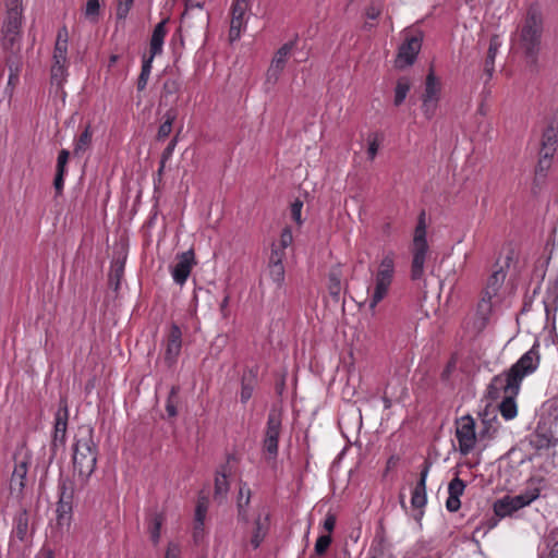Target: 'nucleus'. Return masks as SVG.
<instances>
[{
  "label": "nucleus",
  "mask_w": 558,
  "mask_h": 558,
  "mask_svg": "<svg viewBox=\"0 0 558 558\" xmlns=\"http://www.w3.org/2000/svg\"><path fill=\"white\" fill-rule=\"evenodd\" d=\"M269 276L271 280L281 288L284 281V267L279 259H276L275 264H269Z\"/></svg>",
  "instance_id": "nucleus-42"
},
{
  "label": "nucleus",
  "mask_w": 558,
  "mask_h": 558,
  "mask_svg": "<svg viewBox=\"0 0 558 558\" xmlns=\"http://www.w3.org/2000/svg\"><path fill=\"white\" fill-rule=\"evenodd\" d=\"M269 531V514L266 513L264 517L258 514L254 521V527L252 531V536L248 541H243L244 549H247L251 546L253 549H257Z\"/></svg>",
  "instance_id": "nucleus-16"
},
{
  "label": "nucleus",
  "mask_w": 558,
  "mask_h": 558,
  "mask_svg": "<svg viewBox=\"0 0 558 558\" xmlns=\"http://www.w3.org/2000/svg\"><path fill=\"white\" fill-rule=\"evenodd\" d=\"M464 488H465L464 482L461 478H459L458 476H456L449 483L448 493L450 496L460 497L463 494Z\"/></svg>",
  "instance_id": "nucleus-48"
},
{
  "label": "nucleus",
  "mask_w": 558,
  "mask_h": 558,
  "mask_svg": "<svg viewBox=\"0 0 558 558\" xmlns=\"http://www.w3.org/2000/svg\"><path fill=\"white\" fill-rule=\"evenodd\" d=\"M63 177H64L63 173H56L53 185H54L57 194H60L62 192L63 182H64Z\"/></svg>",
  "instance_id": "nucleus-61"
},
{
  "label": "nucleus",
  "mask_w": 558,
  "mask_h": 558,
  "mask_svg": "<svg viewBox=\"0 0 558 558\" xmlns=\"http://www.w3.org/2000/svg\"><path fill=\"white\" fill-rule=\"evenodd\" d=\"M303 207V203L299 199L292 203L291 205V216L293 220H295L298 223H301V210Z\"/></svg>",
  "instance_id": "nucleus-56"
},
{
  "label": "nucleus",
  "mask_w": 558,
  "mask_h": 558,
  "mask_svg": "<svg viewBox=\"0 0 558 558\" xmlns=\"http://www.w3.org/2000/svg\"><path fill=\"white\" fill-rule=\"evenodd\" d=\"M520 387L506 383L505 379L493 378L488 388L487 397L492 400L502 398L499 404V411L504 418L512 420L518 414L515 397L518 396Z\"/></svg>",
  "instance_id": "nucleus-4"
},
{
  "label": "nucleus",
  "mask_w": 558,
  "mask_h": 558,
  "mask_svg": "<svg viewBox=\"0 0 558 558\" xmlns=\"http://www.w3.org/2000/svg\"><path fill=\"white\" fill-rule=\"evenodd\" d=\"M426 502H427L426 487L415 485V487L412 492V497H411L412 507L415 509H421L426 505Z\"/></svg>",
  "instance_id": "nucleus-41"
},
{
  "label": "nucleus",
  "mask_w": 558,
  "mask_h": 558,
  "mask_svg": "<svg viewBox=\"0 0 558 558\" xmlns=\"http://www.w3.org/2000/svg\"><path fill=\"white\" fill-rule=\"evenodd\" d=\"M134 0H118L117 3V17L123 20L128 16L129 11L133 5Z\"/></svg>",
  "instance_id": "nucleus-51"
},
{
  "label": "nucleus",
  "mask_w": 558,
  "mask_h": 558,
  "mask_svg": "<svg viewBox=\"0 0 558 558\" xmlns=\"http://www.w3.org/2000/svg\"><path fill=\"white\" fill-rule=\"evenodd\" d=\"M26 474L27 462L25 460L16 462L10 481V488L12 492L17 490L19 493H22L25 486L24 480L26 477Z\"/></svg>",
  "instance_id": "nucleus-25"
},
{
  "label": "nucleus",
  "mask_w": 558,
  "mask_h": 558,
  "mask_svg": "<svg viewBox=\"0 0 558 558\" xmlns=\"http://www.w3.org/2000/svg\"><path fill=\"white\" fill-rule=\"evenodd\" d=\"M151 62L153 58H148L143 61L142 71L137 80V89L140 92L144 90L147 85L151 70Z\"/></svg>",
  "instance_id": "nucleus-44"
},
{
  "label": "nucleus",
  "mask_w": 558,
  "mask_h": 558,
  "mask_svg": "<svg viewBox=\"0 0 558 558\" xmlns=\"http://www.w3.org/2000/svg\"><path fill=\"white\" fill-rule=\"evenodd\" d=\"M68 44H64V40L56 43L54 51H53V61L57 63L66 62L68 61Z\"/></svg>",
  "instance_id": "nucleus-47"
},
{
  "label": "nucleus",
  "mask_w": 558,
  "mask_h": 558,
  "mask_svg": "<svg viewBox=\"0 0 558 558\" xmlns=\"http://www.w3.org/2000/svg\"><path fill=\"white\" fill-rule=\"evenodd\" d=\"M197 8H198V12L195 16L193 14L192 9L187 8L185 10V12L182 15V20H181V27L186 28V29L192 28L194 26V21H193L194 19H196L198 21V26L201 28H205L208 25V22H209L208 14L202 10V7L199 4H197Z\"/></svg>",
  "instance_id": "nucleus-22"
},
{
  "label": "nucleus",
  "mask_w": 558,
  "mask_h": 558,
  "mask_svg": "<svg viewBox=\"0 0 558 558\" xmlns=\"http://www.w3.org/2000/svg\"><path fill=\"white\" fill-rule=\"evenodd\" d=\"M182 332L178 325L172 324L167 336L165 361L171 366L181 353Z\"/></svg>",
  "instance_id": "nucleus-14"
},
{
  "label": "nucleus",
  "mask_w": 558,
  "mask_h": 558,
  "mask_svg": "<svg viewBox=\"0 0 558 558\" xmlns=\"http://www.w3.org/2000/svg\"><path fill=\"white\" fill-rule=\"evenodd\" d=\"M178 546L170 544L166 551L165 558H178Z\"/></svg>",
  "instance_id": "nucleus-63"
},
{
  "label": "nucleus",
  "mask_w": 558,
  "mask_h": 558,
  "mask_svg": "<svg viewBox=\"0 0 558 558\" xmlns=\"http://www.w3.org/2000/svg\"><path fill=\"white\" fill-rule=\"evenodd\" d=\"M331 544V536L329 535H322L317 538L315 544V554L317 556H323L326 554L328 547Z\"/></svg>",
  "instance_id": "nucleus-50"
},
{
  "label": "nucleus",
  "mask_w": 558,
  "mask_h": 558,
  "mask_svg": "<svg viewBox=\"0 0 558 558\" xmlns=\"http://www.w3.org/2000/svg\"><path fill=\"white\" fill-rule=\"evenodd\" d=\"M179 404V388L173 386L169 392L166 411L169 417H174L178 414L177 407Z\"/></svg>",
  "instance_id": "nucleus-40"
},
{
  "label": "nucleus",
  "mask_w": 558,
  "mask_h": 558,
  "mask_svg": "<svg viewBox=\"0 0 558 558\" xmlns=\"http://www.w3.org/2000/svg\"><path fill=\"white\" fill-rule=\"evenodd\" d=\"M96 463L97 446L93 439V429L82 427L74 444L73 466L83 484L94 473Z\"/></svg>",
  "instance_id": "nucleus-1"
},
{
  "label": "nucleus",
  "mask_w": 558,
  "mask_h": 558,
  "mask_svg": "<svg viewBox=\"0 0 558 558\" xmlns=\"http://www.w3.org/2000/svg\"><path fill=\"white\" fill-rule=\"evenodd\" d=\"M256 385V377L252 371L245 373L242 377V387H241V401L243 403L247 402L253 395V390Z\"/></svg>",
  "instance_id": "nucleus-30"
},
{
  "label": "nucleus",
  "mask_w": 558,
  "mask_h": 558,
  "mask_svg": "<svg viewBox=\"0 0 558 558\" xmlns=\"http://www.w3.org/2000/svg\"><path fill=\"white\" fill-rule=\"evenodd\" d=\"M293 241L292 232L289 228L283 229L281 235H280V245L281 250L283 251L286 247H288Z\"/></svg>",
  "instance_id": "nucleus-55"
},
{
  "label": "nucleus",
  "mask_w": 558,
  "mask_h": 558,
  "mask_svg": "<svg viewBox=\"0 0 558 558\" xmlns=\"http://www.w3.org/2000/svg\"><path fill=\"white\" fill-rule=\"evenodd\" d=\"M428 251L427 243H413L412 254V266H411V279L421 280L424 275V264L426 260V254Z\"/></svg>",
  "instance_id": "nucleus-19"
},
{
  "label": "nucleus",
  "mask_w": 558,
  "mask_h": 558,
  "mask_svg": "<svg viewBox=\"0 0 558 558\" xmlns=\"http://www.w3.org/2000/svg\"><path fill=\"white\" fill-rule=\"evenodd\" d=\"M208 508V500L207 498H201L196 506L195 511V521H196V529H202L204 526V520Z\"/></svg>",
  "instance_id": "nucleus-46"
},
{
  "label": "nucleus",
  "mask_w": 558,
  "mask_h": 558,
  "mask_svg": "<svg viewBox=\"0 0 558 558\" xmlns=\"http://www.w3.org/2000/svg\"><path fill=\"white\" fill-rule=\"evenodd\" d=\"M383 3L378 0L372 1L365 9V14L369 20H376L381 14Z\"/></svg>",
  "instance_id": "nucleus-49"
},
{
  "label": "nucleus",
  "mask_w": 558,
  "mask_h": 558,
  "mask_svg": "<svg viewBox=\"0 0 558 558\" xmlns=\"http://www.w3.org/2000/svg\"><path fill=\"white\" fill-rule=\"evenodd\" d=\"M539 354L537 345H533L530 351L524 353L520 360L513 364L508 372L495 376L497 379H505L506 383L520 387L522 379L532 374L538 366Z\"/></svg>",
  "instance_id": "nucleus-7"
},
{
  "label": "nucleus",
  "mask_w": 558,
  "mask_h": 558,
  "mask_svg": "<svg viewBox=\"0 0 558 558\" xmlns=\"http://www.w3.org/2000/svg\"><path fill=\"white\" fill-rule=\"evenodd\" d=\"M162 523H163L162 514L156 513L150 519L148 530H149V534H150V539L154 544H157L160 539V529H161Z\"/></svg>",
  "instance_id": "nucleus-39"
},
{
  "label": "nucleus",
  "mask_w": 558,
  "mask_h": 558,
  "mask_svg": "<svg viewBox=\"0 0 558 558\" xmlns=\"http://www.w3.org/2000/svg\"><path fill=\"white\" fill-rule=\"evenodd\" d=\"M499 47H500L499 37L497 35H494L490 38L487 57H486L485 63H484V73L488 76V78H492L493 73L495 71V58H496Z\"/></svg>",
  "instance_id": "nucleus-27"
},
{
  "label": "nucleus",
  "mask_w": 558,
  "mask_h": 558,
  "mask_svg": "<svg viewBox=\"0 0 558 558\" xmlns=\"http://www.w3.org/2000/svg\"><path fill=\"white\" fill-rule=\"evenodd\" d=\"M250 8V0H234L231 7V22L229 31L230 41L240 38L242 29L245 28V14Z\"/></svg>",
  "instance_id": "nucleus-12"
},
{
  "label": "nucleus",
  "mask_w": 558,
  "mask_h": 558,
  "mask_svg": "<svg viewBox=\"0 0 558 558\" xmlns=\"http://www.w3.org/2000/svg\"><path fill=\"white\" fill-rule=\"evenodd\" d=\"M23 20L22 0H9L7 3V15L1 28V46L9 50L19 44Z\"/></svg>",
  "instance_id": "nucleus-5"
},
{
  "label": "nucleus",
  "mask_w": 558,
  "mask_h": 558,
  "mask_svg": "<svg viewBox=\"0 0 558 558\" xmlns=\"http://www.w3.org/2000/svg\"><path fill=\"white\" fill-rule=\"evenodd\" d=\"M69 420V411L68 404L65 400H61L59 404V409L56 413V422H54V432L52 446L58 447V445L63 446L66 438V427Z\"/></svg>",
  "instance_id": "nucleus-15"
},
{
  "label": "nucleus",
  "mask_w": 558,
  "mask_h": 558,
  "mask_svg": "<svg viewBox=\"0 0 558 558\" xmlns=\"http://www.w3.org/2000/svg\"><path fill=\"white\" fill-rule=\"evenodd\" d=\"M538 496V488L527 489L524 493L517 496H505L501 499L495 501L494 511L496 515L500 518L511 515L519 509L529 506L532 501L537 499Z\"/></svg>",
  "instance_id": "nucleus-8"
},
{
  "label": "nucleus",
  "mask_w": 558,
  "mask_h": 558,
  "mask_svg": "<svg viewBox=\"0 0 558 558\" xmlns=\"http://www.w3.org/2000/svg\"><path fill=\"white\" fill-rule=\"evenodd\" d=\"M70 153L66 149H62L59 153L57 160V173H65V167L69 160Z\"/></svg>",
  "instance_id": "nucleus-52"
},
{
  "label": "nucleus",
  "mask_w": 558,
  "mask_h": 558,
  "mask_svg": "<svg viewBox=\"0 0 558 558\" xmlns=\"http://www.w3.org/2000/svg\"><path fill=\"white\" fill-rule=\"evenodd\" d=\"M163 118H165V121L161 123V125L159 126V130H158V134H157L158 140H165L171 133L173 121L177 118V111L174 109H169L165 113Z\"/></svg>",
  "instance_id": "nucleus-34"
},
{
  "label": "nucleus",
  "mask_w": 558,
  "mask_h": 558,
  "mask_svg": "<svg viewBox=\"0 0 558 558\" xmlns=\"http://www.w3.org/2000/svg\"><path fill=\"white\" fill-rule=\"evenodd\" d=\"M65 64L66 62L57 63V61H53V65L51 68V83L56 84L58 87H60L64 81Z\"/></svg>",
  "instance_id": "nucleus-43"
},
{
  "label": "nucleus",
  "mask_w": 558,
  "mask_h": 558,
  "mask_svg": "<svg viewBox=\"0 0 558 558\" xmlns=\"http://www.w3.org/2000/svg\"><path fill=\"white\" fill-rule=\"evenodd\" d=\"M539 160L537 165V171L543 172L546 171L550 167L551 157H545V154H539Z\"/></svg>",
  "instance_id": "nucleus-59"
},
{
  "label": "nucleus",
  "mask_w": 558,
  "mask_h": 558,
  "mask_svg": "<svg viewBox=\"0 0 558 558\" xmlns=\"http://www.w3.org/2000/svg\"><path fill=\"white\" fill-rule=\"evenodd\" d=\"M529 442L536 450L548 449L551 445V436L547 433L535 430L531 434Z\"/></svg>",
  "instance_id": "nucleus-32"
},
{
  "label": "nucleus",
  "mask_w": 558,
  "mask_h": 558,
  "mask_svg": "<svg viewBox=\"0 0 558 558\" xmlns=\"http://www.w3.org/2000/svg\"><path fill=\"white\" fill-rule=\"evenodd\" d=\"M341 277L342 272L339 266L330 269L328 275V291L329 294L336 300H339L341 292Z\"/></svg>",
  "instance_id": "nucleus-28"
},
{
  "label": "nucleus",
  "mask_w": 558,
  "mask_h": 558,
  "mask_svg": "<svg viewBox=\"0 0 558 558\" xmlns=\"http://www.w3.org/2000/svg\"><path fill=\"white\" fill-rule=\"evenodd\" d=\"M542 33V13L536 5H531L517 33L519 46L527 58H536L541 47Z\"/></svg>",
  "instance_id": "nucleus-2"
},
{
  "label": "nucleus",
  "mask_w": 558,
  "mask_h": 558,
  "mask_svg": "<svg viewBox=\"0 0 558 558\" xmlns=\"http://www.w3.org/2000/svg\"><path fill=\"white\" fill-rule=\"evenodd\" d=\"M511 259H512V253H510L506 257L505 266H498V264H496L497 268L494 269L493 272L490 274V276L487 278L485 288L483 290L482 299L477 305V314L483 319V324H482L483 326H484L485 320L487 319V317L490 314L492 308L495 304V302L493 300L498 298V292L505 282V279L507 276L506 269L509 267Z\"/></svg>",
  "instance_id": "nucleus-3"
},
{
  "label": "nucleus",
  "mask_w": 558,
  "mask_h": 558,
  "mask_svg": "<svg viewBox=\"0 0 558 558\" xmlns=\"http://www.w3.org/2000/svg\"><path fill=\"white\" fill-rule=\"evenodd\" d=\"M558 131L550 124L544 131L542 136V147L539 154H545V157H553L556 151Z\"/></svg>",
  "instance_id": "nucleus-21"
},
{
  "label": "nucleus",
  "mask_w": 558,
  "mask_h": 558,
  "mask_svg": "<svg viewBox=\"0 0 558 558\" xmlns=\"http://www.w3.org/2000/svg\"><path fill=\"white\" fill-rule=\"evenodd\" d=\"M429 468H430V463L428 461H425L423 469L420 473V480L416 483V485L426 487V480H427Z\"/></svg>",
  "instance_id": "nucleus-58"
},
{
  "label": "nucleus",
  "mask_w": 558,
  "mask_h": 558,
  "mask_svg": "<svg viewBox=\"0 0 558 558\" xmlns=\"http://www.w3.org/2000/svg\"><path fill=\"white\" fill-rule=\"evenodd\" d=\"M378 148H379L378 135H374V137L372 140L371 138L368 140L367 154H368L369 159L373 160L375 158V156L377 155Z\"/></svg>",
  "instance_id": "nucleus-54"
},
{
  "label": "nucleus",
  "mask_w": 558,
  "mask_h": 558,
  "mask_svg": "<svg viewBox=\"0 0 558 558\" xmlns=\"http://www.w3.org/2000/svg\"><path fill=\"white\" fill-rule=\"evenodd\" d=\"M461 507V502H460V499L459 497H456V496H450L448 497L447 501H446V508L448 511L450 512H456L460 509Z\"/></svg>",
  "instance_id": "nucleus-57"
},
{
  "label": "nucleus",
  "mask_w": 558,
  "mask_h": 558,
  "mask_svg": "<svg viewBox=\"0 0 558 558\" xmlns=\"http://www.w3.org/2000/svg\"><path fill=\"white\" fill-rule=\"evenodd\" d=\"M411 85H412V83L408 77H400L397 81V85L395 88V98H393L395 106L398 107L404 101V99L411 88Z\"/></svg>",
  "instance_id": "nucleus-31"
},
{
  "label": "nucleus",
  "mask_w": 558,
  "mask_h": 558,
  "mask_svg": "<svg viewBox=\"0 0 558 558\" xmlns=\"http://www.w3.org/2000/svg\"><path fill=\"white\" fill-rule=\"evenodd\" d=\"M440 93V83L430 70L426 76L425 93L423 95V108L426 114L434 109Z\"/></svg>",
  "instance_id": "nucleus-18"
},
{
  "label": "nucleus",
  "mask_w": 558,
  "mask_h": 558,
  "mask_svg": "<svg viewBox=\"0 0 558 558\" xmlns=\"http://www.w3.org/2000/svg\"><path fill=\"white\" fill-rule=\"evenodd\" d=\"M336 525V518L332 514H328L324 521V529L328 532H332Z\"/></svg>",
  "instance_id": "nucleus-60"
},
{
  "label": "nucleus",
  "mask_w": 558,
  "mask_h": 558,
  "mask_svg": "<svg viewBox=\"0 0 558 558\" xmlns=\"http://www.w3.org/2000/svg\"><path fill=\"white\" fill-rule=\"evenodd\" d=\"M395 272V260L393 254H386L378 267L376 277H375V287L373 293L371 294L369 308L374 310L376 305L385 299L388 294L390 284L392 282Z\"/></svg>",
  "instance_id": "nucleus-6"
},
{
  "label": "nucleus",
  "mask_w": 558,
  "mask_h": 558,
  "mask_svg": "<svg viewBox=\"0 0 558 558\" xmlns=\"http://www.w3.org/2000/svg\"><path fill=\"white\" fill-rule=\"evenodd\" d=\"M28 512L26 509H22L14 518V527L12 531V538H17L24 542L28 532Z\"/></svg>",
  "instance_id": "nucleus-24"
},
{
  "label": "nucleus",
  "mask_w": 558,
  "mask_h": 558,
  "mask_svg": "<svg viewBox=\"0 0 558 558\" xmlns=\"http://www.w3.org/2000/svg\"><path fill=\"white\" fill-rule=\"evenodd\" d=\"M294 41L282 45L275 53L270 66L267 71V82L276 83L283 71L288 57L294 47Z\"/></svg>",
  "instance_id": "nucleus-13"
},
{
  "label": "nucleus",
  "mask_w": 558,
  "mask_h": 558,
  "mask_svg": "<svg viewBox=\"0 0 558 558\" xmlns=\"http://www.w3.org/2000/svg\"><path fill=\"white\" fill-rule=\"evenodd\" d=\"M101 0H87L84 8L85 17L92 23H97L100 14Z\"/></svg>",
  "instance_id": "nucleus-35"
},
{
  "label": "nucleus",
  "mask_w": 558,
  "mask_h": 558,
  "mask_svg": "<svg viewBox=\"0 0 558 558\" xmlns=\"http://www.w3.org/2000/svg\"><path fill=\"white\" fill-rule=\"evenodd\" d=\"M548 558H558V541L553 545Z\"/></svg>",
  "instance_id": "nucleus-64"
},
{
  "label": "nucleus",
  "mask_w": 558,
  "mask_h": 558,
  "mask_svg": "<svg viewBox=\"0 0 558 558\" xmlns=\"http://www.w3.org/2000/svg\"><path fill=\"white\" fill-rule=\"evenodd\" d=\"M124 271V263L123 262H114L111 266L110 272H109V286L112 287L114 290H118L120 280L123 276Z\"/></svg>",
  "instance_id": "nucleus-37"
},
{
  "label": "nucleus",
  "mask_w": 558,
  "mask_h": 558,
  "mask_svg": "<svg viewBox=\"0 0 558 558\" xmlns=\"http://www.w3.org/2000/svg\"><path fill=\"white\" fill-rule=\"evenodd\" d=\"M177 259V264L172 269V277L178 284H183L192 270V266L194 264V253L193 251L183 252L182 254L178 255Z\"/></svg>",
  "instance_id": "nucleus-17"
},
{
  "label": "nucleus",
  "mask_w": 558,
  "mask_h": 558,
  "mask_svg": "<svg viewBox=\"0 0 558 558\" xmlns=\"http://www.w3.org/2000/svg\"><path fill=\"white\" fill-rule=\"evenodd\" d=\"M175 144H177V140L172 138L169 142L168 146L165 148V150L162 153V156H161V167L159 169V172L162 171L166 160L169 159L170 156L172 155V153L174 150V147H175Z\"/></svg>",
  "instance_id": "nucleus-53"
},
{
  "label": "nucleus",
  "mask_w": 558,
  "mask_h": 558,
  "mask_svg": "<svg viewBox=\"0 0 558 558\" xmlns=\"http://www.w3.org/2000/svg\"><path fill=\"white\" fill-rule=\"evenodd\" d=\"M4 51L8 53V56L5 57V64L9 69V72H20L22 65L21 57L17 54L20 48L17 47L15 49V46H13L12 48H9V50Z\"/></svg>",
  "instance_id": "nucleus-36"
},
{
  "label": "nucleus",
  "mask_w": 558,
  "mask_h": 558,
  "mask_svg": "<svg viewBox=\"0 0 558 558\" xmlns=\"http://www.w3.org/2000/svg\"><path fill=\"white\" fill-rule=\"evenodd\" d=\"M456 437L461 454L466 456L475 448V422L470 415L463 416L457 421Z\"/></svg>",
  "instance_id": "nucleus-11"
},
{
  "label": "nucleus",
  "mask_w": 558,
  "mask_h": 558,
  "mask_svg": "<svg viewBox=\"0 0 558 558\" xmlns=\"http://www.w3.org/2000/svg\"><path fill=\"white\" fill-rule=\"evenodd\" d=\"M179 90L180 83L174 78H167L163 83L161 99L165 102H173Z\"/></svg>",
  "instance_id": "nucleus-33"
},
{
  "label": "nucleus",
  "mask_w": 558,
  "mask_h": 558,
  "mask_svg": "<svg viewBox=\"0 0 558 558\" xmlns=\"http://www.w3.org/2000/svg\"><path fill=\"white\" fill-rule=\"evenodd\" d=\"M166 24H167V20H163V21L159 22L154 28L151 39H150V57L149 58L154 59L155 56L161 53V51H162L163 39L167 34Z\"/></svg>",
  "instance_id": "nucleus-23"
},
{
  "label": "nucleus",
  "mask_w": 558,
  "mask_h": 558,
  "mask_svg": "<svg viewBox=\"0 0 558 558\" xmlns=\"http://www.w3.org/2000/svg\"><path fill=\"white\" fill-rule=\"evenodd\" d=\"M243 496H244V488L241 487L240 488V497H239V501H238V518L241 521L247 522L248 521V514H247V509L246 508H247V506L250 504L251 490L247 489L246 496H245L244 500H243Z\"/></svg>",
  "instance_id": "nucleus-38"
},
{
  "label": "nucleus",
  "mask_w": 558,
  "mask_h": 558,
  "mask_svg": "<svg viewBox=\"0 0 558 558\" xmlns=\"http://www.w3.org/2000/svg\"><path fill=\"white\" fill-rule=\"evenodd\" d=\"M280 433L281 414L277 410H271L268 414L265 436L263 440V450L267 453L268 460H274L277 458Z\"/></svg>",
  "instance_id": "nucleus-9"
},
{
  "label": "nucleus",
  "mask_w": 558,
  "mask_h": 558,
  "mask_svg": "<svg viewBox=\"0 0 558 558\" xmlns=\"http://www.w3.org/2000/svg\"><path fill=\"white\" fill-rule=\"evenodd\" d=\"M422 41L423 35L421 33L407 35L404 41L398 49L395 66L399 70H403L412 65L422 48Z\"/></svg>",
  "instance_id": "nucleus-10"
},
{
  "label": "nucleus",
  "mask_w": 558,
  "mask_h": 558,
  "mask_svg": "<svg viewBox=\"0 0 558 558\" xmlns=\"http://www.w3.org/2000/svg\"><path fill=\"white\" fill-rule=\"evenodd\" d=\"M232 458V456H229L228 461H230ZM228 463L229 462L221 465V468L216 473L214 498L219 502L223 501L229 490V483L227 477L230 470Z\"/></svg>",
  "instance_id": "nucleus-20"
},
{
  "label": "nucleus",
  "mask_w": 558,
  "mask_h": 558,
  "mask_svg": "<svg viewBox=\"0 0 558 558\" xmlns=\"http://www.w3.org/2000/svg\"><path fill=\"white\" fill-rule=\"evenodd\" d=\"M72 498L73 492L71 487H66L65 483L60 485V498L58 501L57 512L59 519H62L65 514H69L72 510Z\"/></svg>",
  "instance_id": "nucleus-26"
},
{
  "label": "nucleus",
  "mask_w": 558,
  "mask_h": 558,
  "mask_svg": "<svg viewBox=\"0 0 558 558\" xmlns=\"http://www.w3.org/2000/svg\"><path fill=\"white\" fill-rule=\"evenodd\" d=\"M282 256H283V251L281 248L272 250L269 264H275L277 258L279 259V263H282Z\"/></svg>",
  "instance_id": "nucleus-62"
},
{
  "label": "nucleus",
  "mask_w": 558,
  "mask_h": 558,
  "mask_svg": "<svg viewBox=\"0 0 558 558\" xmlns=\"http://www.w3.org/2000/svg\"><path fill=\"white\" fill-rule=\"evenodd\" d=\"M92 137L93 132L90 130V125H87L75 142L73 155L81 156L84 154L92 145Z\"/></svg>",
  "instance_id": "nucleus-29"
},
{
  "label": "nucleus",
  "mask_w": 558,
  "mask_h": 558,
  "mask_svg": "<svg viewBox=\"0 0 558 558\" xmlns=\"http://www.w3.org/2000/svg\"><path fill=\"white\" fill-rule=\"evenodd\" d=\"M413 243H427L426 241V225L425 213L422 211L418 216V222L415 228Z\"/></svg>",
  "instance_id": "nucleus-45"
}]
</instances>
